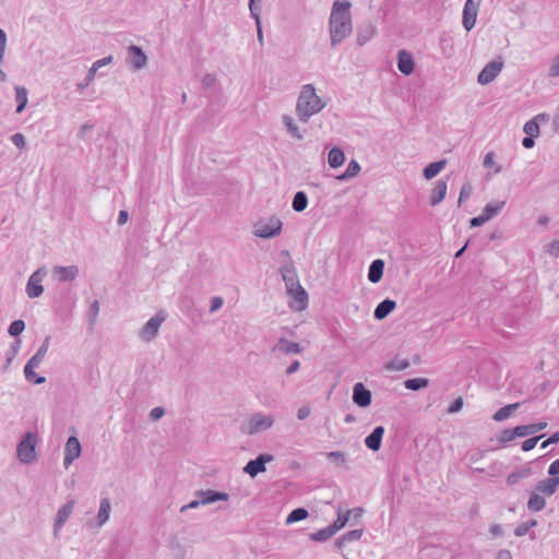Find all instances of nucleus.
I'll list each match as a JSON object with an SVG mask.
<instances>
[{
  "label": "nucleus",
  "mask_w": 559,
  "mask_h": 559,
  "mask_svg": "<svg viewBox=\"0 0 559 559\" xmlns=\"http://www.w3.org/2000/svg\"><path fill=\"white\" fill-rule=\"evenodd\" d=\"M548 75L550 78H557L559 76V55L555 57L552 60V63L549 68Z\"/></svg>",
  "instance_id": "56"
},
{
  "label": "nucleus",
  "mask_w": 559,
  "mask_h": 559,
  "mask_svg": "<svg viewBox=\"0 0 559 559\" xmlns=\"http://www.w3.org/2000/svg\"><path fill=\"white\" fill-rule=\"evenodd\" d=\"M523 131L525 132L526 135L536 138L539 135V126L536 123L535 120L531 119L527 122H525Z\"/></svg>",
  "instance_id": "47"
},
{
  "label": "nucleus",
  "mask_w": 559,
  "mask_h": 559,
  "mask_svg": "<svg viewBox=\"0 0 559 559\" xmlns=\"http://www.w3.org/2000/svg\"><path fill=\"white\" fill-rule=\"evenodd\" d=\"M325 456L333 461L337 466L345 464L346 454L342 451H331L325 453Z\"/></svg>",
  "instance_id": "49"
},
{
  "label": "nucleus",
  "mask_w": 559,
  "mask_h": 559,
  "mask_svg": "<svg viewBox=\"0 0 559 559\" xmlns=\"http://www.w3.org/2000/svg\"><path fill=\"white\" fill-rule=\"evenodd\" d=\"M47 275L45 266L38 267L29 277L26 284V294L29 298H38L44 293L41 282Z\"/></svg>",
  "instance_id": "7"
},
{
  "label": "nucleus",
  "mask_w": 559,
  "mask_h": 559,
  "mask_svg": "<svg viewBox=\"0 0 559 559\" xmlns=\"http://www.w3.org/2000/svg\"><path fill=\"white\" fill-rule=\"evenodd\" d=\"M16 112L20 114L27 105V90L23 86H15Z\"/></svg>",
  "instance_id": "39"
},
{
  "label": "nucleus",
  "mask_w": 559,
  "mask_h": 559,
  "mask_svg": "<svg viewBox=\"0 0 559 559\" xmlns=\"http://www.w3.org/2000/svg\"><path fill=\"white\" fill-rule=\"evenodd\" d=\"M376 33V27L372 24H366L357 28V44L364 46L369 41Z\"/></svg>",
  "instance_id": "27"
},
{
  "label": "nucleus",
  "mask_w": 559,
  "mask_h": 559,
  "mask_svg": "<svg viewBox=\"0 0 559 559\" xmlns=\"http://www.w3.org/2000/svg\"><path fill=\"white\" fill-rule=\"evenodd\" d=\"M308 206V197L306 194V192L304 191H298L295 193L294 195V199H293V202H292V207L295 212H302L307 209Z\"/></svg>",
  "instance_id": "36"
},
{
  "label": "nucleus",
  "mask_w": 559,
  "mask_h": 559,
  "mask_svg": "<svg viewBox=\"0 0 559 559\" xmlns=\"http://www.w3.org/2000/svg\"><path fill=\"white\" fill-rule=\"evenodd\" d=\"M283 123L285 124L287 132L292 138H295L297 140L304 139V132L299 130L298 126L295 123L294 119L290 116H283Z\"/></svg>",
  "instance_id": "33"
},
{
  "label": "nucleus",
  "mask_w": 559,
  "mask_h": 559,
  "mask_svg": "<svg viewBox=\"0 0 559 559\" xmlns=\"http://www.w3.org/2000/svg\"><path fill=\"white\" fill-rule=\"evenodd\" d=\"M249 10L254 22L259 23V17L261 15V0H249Z\"/></svg>",
  "instance_id": "50"
},
{
  "label": "nucleus",
  "mask_w": 559,
  "mask_h": 559,
  "mask_svg": "<svg viewBox=\"0 0 559 559\" xmlns=\"http://www.w3.org/2000/svg\"><path fill=\"white\" fill-rule=\"evenodd\" d=\"M195 496L200 498V502H202L203 506L211 504L216 501H227L229 499V495L227 492L212 489L198 490Z\"/></svg>",
  "instance_id": "14"
},
{
  "label": "nucleus",
  "mask_w": 559,
  "mask_h": 559,
  "mask_svg": "<svg viewBox=\"0 0 559 559\" xmlns=\"http://www.w3.org/2000/svg\"><path fill=\"white\" fill-rule=\"evenodd\" d=\"M39 365L36 362H33L32 360H28L24 367V376L25 379L34 384H41L46 381L45 377L38 376L34 369L38 367Z\"/></svg>",
  "instance_id": "25"
},
{
  "label": "nucleus",
  "mask_w": 559,
  "mask_h": 559,
  "mask_svg": "<svg viewBox=\"0 0 559 559\" xmlns=\"http://www.w3.org/2000/svg\"><path fill=\"white\" fill-rule=\"evenodd\" d=\"M287 293L298 302V310H304L308 305V294L305 288L299 284Z\"/></svg>",
  "instance_id": "26"
},
{
  "label": "nucleus",
  "mask_w": 559,
  "mask_h": 559,
  "mask_svg": "<svg viewBox=\"0 0 559 559\" xmlns=\"http://www.w3.org/2000/svg\"><path fill=\"white\" fill-rule=\"evenodd\" d=\"M37 438L33 432H26L16 447V455L20 462L31 464L36 461Z\"/></svg>",
  "instance_id": "3"
},
{
  "label": "nucleus",
  "mask_w": 559,
  "mask_h": 559,
  "mask_svg": "<svg viewBox=\"0 0 559 559\" xmlns=\"http://www.w3.org/2000/svg\"><path fill=\"white\" fill-rule=\"evenodd\" d=\"M384 271V261L381 259L373 260L368 270V280L372 284L381 281Z\"/></svg>",
  "instance_id": "22"
},
{
  "label": "nucleus",
  "mask_w": 559,
  "mask_h": 559,
  "mask_svg": "<svg viewBox=\"0 0 559 559\" xmlns=\"http://www.w3.org/2000/svg\"><path fill=\"white\" fill-rule=\"evenodd\" d=\"M396 307V302L392 299H384L378 304L374 309L373 316L377 320H383L386 318Z\"/></svg>",
  "instance_id": "23"
},
{
  "label": "nucleus",
  "mask_w": 559,
  "mask_h": 559,
  "mask_svg": "<svg viewBox=\"0 0 559 559\" xmlns=\"http://www.w3.org/2000/svg\"><path fill=\"white\" fill-rule=\"evenodd\" d=\"M110 510H111V504H110L109 499L103 498L100 500L99 510H98V514H97V523L99 526H102L103 524H105L108 521Z\"/></svg>",
  "instance_id": "32"
},
{
  "label": "nucleus",
  "mask_w": 559,
  "mask_h": 559,
  "mask_svg": "<svg viewBox=\"0 0 559 559\" xmlns=\"http://www.w3.org/2000/svg\"><path fill=\"white\" fill-rule=\"evenodd\" d=\"M409 367V362L407 359H393L391 361H388L385 365H384V368L389 371H392V370H404L406 368Z\"/></svg>",
  "instance_id": "45"
},
{
  "label": "nucleus",
  "mask_w": 559,
  "mask_h": 559,
  "mask_svg": "<svg viewBox=\"0 0 559 559\" xmlns=\"http://www.w3.org/2000/svg\"><path fill=\"white\" fill-rule=\"evenodd\" d=\"M345 160L344 153L338 147H333L328 155V163L331 168H337L343 165Z\"/></svg>",
  "instance_id": "34"
},
{
  "label": "nucleus",
  "mask_w": 559,
  "mask_h": 559,
  "mask_svg": "<svg viewBox=\"0 0 559 559\" xmlns=\"http://www.w3.org/2000/svg\"><path fill=\"white\" fill-rule=\"evenodd\" d=\"M11 141L19 148H23L25 146V136L22 133L13 134L11 136Z\"/></svg>",
  "instance_id": "58"
},
{
  "label": "nucleus",
  "mask_w": 559,
  "mask_h": 559,
  "mask_svg": "<svg viewBox=\"0 0 559 559\" xmlns=\"http://www.w3.org/2000/svg\"><path fill=\"white\" fill-rule=\"evenodd\" d=\"M519 431L518 426L512 429H503L499 436L498 441L502 444L513 441L515 438H521L520 433H516Z\"/></svg>",
  "instance_id": "44"
},
{
  "label": "nucleus",
  "mask_w": 559,
  "mask_h": 559,
  "mask_svg": "<svg viewBox=\"0 0 559 559\" xmlns=\"http://www.w3.org/2000/svg\"><path fill=\"white\" fill-rule=\"evenodd\" d=\"M353 402L361 408L370 406L372 402V393L364 383L357 382L353 386Z\"/></svg>",
  "instance_id": "10"
},
{
  "label": "nucleus",
  "mask_w": 559,
  "mask_h": 559,
  "mask_svg": "<svg viewBox=\"0 0 559 559\" xmlns=\"http://www.w3.org/2000/svg\"><path fill=\"white\" fill-rule=\"evenodd\" d=\"M478 9V2L466 0L463 9L462 23L467 32H469L475 26Z\"/></svg>",
  "instance_id": "11"
},
{
  "label": "nucleus",
  "mask_w": 559,
  "mask_h": 559,
  "mask_svg": "<svg viewBox=\"0 0 559 559\" xmlns=\"http://www.w3.org/2000/svg\"><path fill=\"white\" fill-rule=\"evenodd\" d=\"M448 185L444 180H438L431 190L430 204L432 206L438 205L447 195Z\"/></svg>",
  "instance_id": "21"
},
{
  "label": "nucleus",
  "mask_w": 559,
  "mask_h": 559,
  "mask_svg": "<svg viewBox=\"0 0 559 559\" xmlns=\"http://www.w3.org/2000/svg\"><path fill=\"white\" fill-rule=\"evenodd\" d=\"M504 205H506V201H496L495 203H488L484 207L481 214L488 221H490L492 217H495L496 215H498L500 213V211L503 209Z\"/></svg>",
  "instance_id": "37"
},
{
  "label": "nucleus",
  "mask_w": 559,
  "mask_h": 559,
  "mask_svg": "<svg viewBox=\"0 0 559 559\" xmlns=\"http://www.w3.org/2000/svg\"><path fill=\"white\" fill-rule=\"evenodd\" d=\"M548 474L551 477H557V475L559 474V459L550 464L548 468Z\"/></svg>",
  "instance_id": "64"
},
{
  "label": "nucleus",
  "mask_w": 559,
  "mask_h": 559,
  "mask_svg": "<svg viewBox=\"0 0 559 559\" xmlns=\"http://www.w3.org/2000/svg\"><path fill=\"white\" fill-rule=\"evenodd\" d=\"M519 406L520 403H512L499 408L492 416L493 420L502 421L508 419L512 413L519 408Z\"/></svg>",
  "instance_id": "35"
},
{
  "label": "nucleus",
  "mask_w": 559,
  "mask_h": 559,
  "mask_svg": "<svg viewBox=\"0 0 559 559\" xmlns=\"http://www.w3.org/2000/svg\"><path fill=\"white\" fill-rule=\"evenodd\" d=\"M503 68V60L501 57L488 62L477 76V82L481 85L491 83L501 72Z\"/></svg>",
  "instance_id": "8"
},
{
  "label": "nucleus",
  "mask_w": 559,
  "mask_h": 559,
  "mask_svg": "<svg viewBox=\"0 0 559 559\" xmlns=\"http://www.w3.org/2000/svg\"><path fill=\"white\" fill-rule=\"evenodd\" d=\"M50 335H47L41 345L39 346V348L37 349V352L29 358V360H32L33 362H36L38 365H40V362L44 360L46 354H47V350L49 348V345H50Z\"/></svg>",
  "instance_id": "38"
},
{
  "label": "nucleus",
  "mask_w": 559,
  "mask_h": 559,
  "mask_svg": "<svg viewBox=\"0 0 559 559\" xmlns=\"http://www.w3.org/2000/svg\"><path fill=\"white\" fill-rule=\"evenodd\" d=\"M282 226L281 219L272 216L266 222L260 221L254 226L253 235L263 239L273 238L281 234Z\"/></svg>",
  "instance_id": "5"
},
{
  "label": "nucleus",
  "mask_w": 559,
  "mask_h": 559,
  "mask_svg": "<svg viewBox=\"0 0 559 559\" xmlns=\"http://www.w3.org/2000/svg\"><path fill=\"white\" fill-rule=\"evenodd\" d=\"M384 427L377 426L371 433H369L365 439L366 447L371 451H378L381 448L382 438L384 435Z\"/></svg>",
  "instance_id": "19"
},
{
  "label": "nucleus",
  "mask_w": 559,
  "mask_h": 559,
  "mask_svg": "<svg viewBox=\"0 0 559 559\" xmlns=\"http://www.w3.org/2000/svg\"><path fill=\"white\" fill-rule=\"evenodd\" d=\"M360 169L361 167L359 163L355 159H352L348 163L346 170L342 175L337 176L336 179L338 181H346L348 179H352L359 174Z\"/></svg>",
  "instance_id": "31"
},
{
  "label": "nucleus",
  "mask_w": 559,
  "mask_h": 559,
  "mask_svg": "<svg viewBox=\"0 0 559 559\" xmlns=\"http://www.w3.org/2000/svg\"><path fill=\"white\" fill-rule=\"evenodd\" d=\"M95 74H96L95 69L90 68L84 81L78 84V90H83V88L87 87L91 84V82L94 80Z\"/></svg>",
  "instance_id": "54"
},
{
  "label": "nucleus",
  "mask_w": 559,
  "mask_h": 559,
  "mask_svg": "<svg viewBox=\"0 0 559 559\" xmlns=\"http://www.w3.org/2000/svg\"><path fill=\"white\" fill-rule=\"evenodd\" d=\"M112 62V56H107L105 58H102V59H98L96 60L93 64H92V69H95V72H97L100 68H103L104 66H107V64H110Z\"/></svg>",
  "instance_id": "55"
},
{
  "label": "nucleus",
  "mask_w": 559,
  "mask_h": 559,
  "mask_svg": "<svg viewBox=\"0 0 559 559\" xmlns=\"http://www.w3.org/2000/svg\"><path fill=\"white\" fill-rule=\"evenodd\" d=\"M74 509V500H69L66 504H63L57 512L55 523H53V535L58 537L59 531L68 521L69 516L73 512Z\"/></svg>",
  "instance_id": "13"
},
{
  "label": "nucleus",
  "mask_w": 559,
  "mask_h": 559,
  "mask_svg": "<svg viewBox=\"0 0 559 559\" xmlns=\"http://www.w3.org/2000/svg\"><path fill=\"white\" fill-rule=\"evenodd\" d=\"M308 515H309V512L307 509L296 508L286 518V524H292V523L302 521V520L307 519Z\"/></svg>",
  "instance_id": "41"
},
{
  "label": "nucleus",
  "mask_w": 559,
  "mask_h": 559,
  "mask_svg": "<svg viewBox=\"0 0 559 559\" xmlns=\"http://www.w3.org/2000/svg\"><path fill=\"white\" fill-rule=\"evenodd\" d=\"M546 421H540L536 424H527V425H520L518 426L519 431L516 433H520V437H526L528 435H534L540 430H544L547 427Z\"/></svg>",
  "instance_id": "29"
},
{
  "label": "nucleus",
  "mask_w": 559,
  "mask_h": 559,
  "mask_svg": "<svg viewBox=\"0 0 559 559\" xmlns=\"http://www.w3.org/2000/svg\"><path fill=\"white\" fill-rule=\"evenodd\" d=\"M216 76L213 73H206L201 81L202 87L204 90L211 88L216 84Z\"/></svg>",
  "instance_id": "53"
},
{
  "label": "nucleus",
  "mask_w": 559,
  "mask_h": 559,
  "mask_svg": "<svg viewBox=\"0 0 559 559\" xmlns=\"http://www.w3.org/2000/svg\"><path fill=\"white\" fill-rule=\"evenodd\" d=\"M301 346L296 343L288 341L285 337H281L277 343L273 346L272 352H281L283 354H299L301 353Z\"/></svg>",
  "instance_id": "20"
},
{
  "label": "nucleus",
  "mask_w": 559,
  "mask_h": 559,
  "mask_svg": "<svg viewBox=\"0 0 559 559\" xmlns=\"http://www.w3.org/2000/svg\"><path fill=\"white\" fill-rule=\"evenodd\" d=\"M346 538V540L348 543L353 542V540H357L361 537L362 535V530H353V531H349L345 534H343Z\"/></svg>",
  "instance_id": "59"
},
{
  "label": "nucleus",
  "mask_w": 559,
  "mask_h": 559,
  "mask_svg": "<svg viewBox=\"0 0 559 559\" xmlns=\"http://www.w3.org/2000/svg\"><path fill=\"white\" fill-rule=\"evenodd\" d=\"M350 8L348 0H335L332 4L329 31L333 47L341 44L353 31Z\"/></svg>",
  "instance_id": "1"
},
{
  "label": "nucleus",
  "mask_w": 559,
  "mask_h": 559,
  "mask_svg": "<svg viewBox=\"0 0 559 559\" xmlns=\"http://www.w3.org/2000/svg\"><path fill=\"white\" fill-rule=\"evenodd\" d=\"M280 272L282 274L287 290H292L294 289L295 286L300 284L296 269L292 261L281 266Z\"/></svg>",
  "instance_id": "15"
},
{
  "label": "nucleus",
  "mask_w": 559,
  "mask_h": 559,
  "mask_svg": "<svg viewBox=\"0 0 559 559\" xmlns=\"http://www.w3.org/2000/svg\"><path fill=\"white\" fill-rule=\"evenodd\" d=\"M546 507V500L543 496L538 495L536 491H532L530 499L527 501V509L531 512H539Z\"/></svg>",
  "instance_id": "30"
},
{
  "label": "nucleus",
  "mask_w": 559,
  "mask_h": 559,
  "mask_svg": "<svg viewBox=\"0 0 559 559\" xmlns=\"http://www.w3.org/2000/svg\"><path fill=\"white\" fill-rule=\"evenodd\" d=\"M349 513L350 511H347L345 515H342L338 512L337 519L331 525H329V527L333 530L334 534H336L341 528H343L346 525Z\"/></svg>",
  "instance_id": "46"
},
{
  "label": "nucleus",
  "mask_w": 559,
  "mask_h": 559,
  "mask_svg": "<svg viewBox=\"0 0 559 559\" xmlns=\"http://www.w3.org/2000/svg\"><path fill=\"white\" fill-rule=\"evenodd\" d=\"M166 318L167 313L164 310L156 312L140 330V338L144 342L153 341L157 336L159 328Z\"/></svg>",
  "instance_id": "4"
},
{
  "label": "nucleus",
  "mask_w": 559,
  "mask_h": 559,
  "mask_svg": "<svg viewBox=\"0 0 559 559\" xmlns=\"http://www.w3.org/2000/svg\"><path fill=\"white\" fill-rule=\"evenodd\" d=\"M81 443L75 436L70 437L67 440L66 449H64V459L63 464L68 467L75 459L81 455Z\"/></svg>",
  "instance_id": "12"
},
{
  "label": "nucleus",
  "mask_w": 559,
  "mask_h": 559,
  "mask_svg": "<svg viewBox=\"0 0 559 559\" xmlns=\"http://www.w3.org/2000/svg\"><path fill=\"white\" fill-rule=\"evenodd\" d=\"M547 252L550 255L558 258L559 257V240H552L551 242H549L547 245Z\"/></svg>",
  "instance_id": "57"
},
{
  "label": "nucleus",
  "mask_w": 559,
  "mask_h": 559,
  "mask_svg": "<svg viewBox=\"0 0 559 559\" xmlns=\"http://www.w3.org/2000/svg\"><path fill=\"white\" fill-rule=\"evenodd\" d=\"M274 421L272 415L254 414L248 419L246 432L255 435L265 431L273 426Z\"/></svg>",
  "instance_id": "6"
},
{
  "label": "nucleus",
  "mask_w": 559,
  "mask_h": 559,
  "mask_svg": "<svg viewBox=\"0 0 559 559\" xmlns=\"http://www.w3.org/2000/svg\"><path fill=\"white\" fill-rule=\"evenodd\" d=\"M129 63L135 69L141 70L146 66L147 57L143 52L142 48L135 45L129 47Z\"/></svg>",
  "instance_id": "16"
},
{
  "label": "nucleus",
  "mask_w": 559,
  "mask_h": 559,
  "mask_svg": "<svg viewBox=\"0 0 559 559\" xmlns=\"http://www.w3.org/2000/svg\"><path fill=\"white\" fill-rule=\"evenodd\" d=\"M415 62L411 52L402 49L397 52V69L404 75H411L414 71Z\"/></svg>",
  "instance_id": "17"
},
{
  "label": "nucleus",
  "mask_w": 559,
  "mask_h": 559,
  "mask_svg": "<svg viewBox=\"0 0 559 559\" xmlns=\"http://www.w3.org/2000/svg\"><path fill=\"white\" fill-rule=\"evenodd\" d=\"M98 312H99V302L97 300H94L91 304L90 310H88L92 322H94L96 320Z\"/></svg>",
  "instance_id": "60"
},
{
  "label": "nucleus",
  "mask_w": 559,
  "mask_h": 559,
  "mask_svg": "<svg viewBox=\"0 0 559 559\" xmlns=\"http://www.w3.org/2000/svg\"><path fill=\"white\" fill-rule=\"evenodd\" d=\"M558 486H559V477H550V478L538 481L536 485V490L550 497L557 491Z\"/></svg>",
  "instance_id": "24"
},
{
  "label": "nucleus",
  "mask_w": 559,
  "mask_h": 559,
  "mask_svg": "<svg viewBox=\"0 0 559 559\" xmlns=\"http://www.w3.org/2000/svg\"><path fill=\"white\" fill-rule=\"evenodd\" d=\"M429 380L426 378H411L404 381V386L412 391H418L420 389L427 388Z\"/></svg>",
  "instance_id": "40"
},
{
  "label": "nucleus",
  "mask_w": 559,
  "mask_h": 559,
  "mask_svg": "<svg viewBox=\"0 0 559 559\" xmlns=\"http://www.w3.org/2000/svg\"><path fill=\"white\" fill-rule=\"evenodd\" d=\"M486 222H488V219L483 214H480L478 216L471 218L469 226L473 228L479 227V226L484 225Z\"/></svg>",
  "instance_id": "63"
},
{
  "label": "nucleus",
  "mask_w": 559,
  "mask_h": 559,
  "mask_svg": "<svg viewBox=\"0 0 559 559\" xmlns=\"http://www.w3.org/2000/svg\"><path fill=\"white\" fill-rule=\"evenodd\" d=\"M274 460V456L269 453L259 454L254 460H250L243 467V472L250 477L254 478L258 474L266 471V463Z\"/></svg>",
  "instance_id": "9"
},
{
  "label": "nucleus",
  "mask_w": 559,
  "mask_h": 559,
  "mask_svg": "<svg viewBox=\"0 0 559 559\" xmlns=\"http://www.w3.org/2000/svg\"><path fill=\"white\" fill-rule=\"evenodd\" d=\"M53 275L60 282H72L79 275V269L76 265L61 266L57 265L53 267Z\"/></svg>",
  "instance_id": "18"
},
{
  "label": "nucleus",
  "mask_w": 559,
  "mask_h": 559,
  "mask_svg": "<svg viewBox=\"0 0 559 559\" xmlns=\"http://www.w3.org/2000/svg\"><path fill=\"white\" fill-rule=\"evenodd\" d=\"M544 437V435H540V436H536V437H532L530 439H526L525 441L522 442V450L525 451V452H528L531 450H533L537 442Z\"/></svg>",
  "instance_id": "52"
},
{
  "label": "nucleus",
  "mask_w": 559,
  "mask_h": 559,
  "mask_svg": "<svg viewBox=\"0 0 559 559\" xmlns=\"http://www.w3.org/2000/svg\"><path fill=\"white\" fill-rule=\"evenodd\" d=\"M326 103L317 95L312 84H306L301 87L296 103V114L301 122H308L309 119L320 112Z\"/></svg>",
  "instance_id": "2"
},
{
  "label": "nucleus",
  "mask_w": 559,
  "mask_h": 559,
  "mask_svg": "<svg viewBox=\"0 0 559 559\" xmlns=\"http://www.w3.org/2000/svg\"><path fill=\"white\" fill-rule=\"evenodd\" d=\"M530 474H531V468L530 467L522 468V469H520L518 472H513V473L508 475L507 484L509 486H513V485L518 484L521 479L526 478Z\"/></svg>",
  "instance_id": "42"
},
{
  "label": "nucleus",
  "mask_w": 559,
  "mask_h": 559,
  "mask_svg": "<svg viewBox=\"0 0 559 559\" xmlns=\"http://www.w3.org/2000/svg\"><path fill=\"white\" fill-rule=\"evenodd\" d=\"M463 399L462 397H459L456 399L449 407L448 412L450 414H455L457 412H460L463 407Z\"/></svg>",
  "instance_id": "62"
},
{
  "label": "nucleus",
  "mask_w": 559,
  "mask_h": 559,
  "mask_svg": "<svg viewBox=\"0 0 559 559\" xmlns=\"http://www.w3.org/2000/svg\"><path fill=\"white\" fill-rule=\"evenodd\" d=\"M472 192V185L469 182H465L461 188L457 205L461 206V204L471 197Z\"/></svg>",
  "instance_id": "51"
},
{
  "label": "nucleus",
  "mask_w": 559,
  "mask_h": 559,
  "mask_svg": "<svg viewBox=\"0 0 559 559\" xmlns=\"http://www.w3.org/2000/svg\"><path fill=\"white\" fill-rule=\"evenodd\" d=\"M333 535H335L333 533V530H331L329 526H326L324 528H321V530L310 534V539L313 542L322 543V542L330 539Z\"/></svg>",
  "instance_id": "43"
},
{
  "label": "nucleus",
  "mask_w": 559,
  "mask_h": 559,
  "mask_svg": "<svg viewBox=\"0 0 559 559\" xmlns=\"http://www.w3.org/2000/svg\"><path fill=\"white\" fill-rule=\"evenodd\" d=\"M445 165L447 159L430 163L424 168L423 175L427 180H430L435 178L445 167Z\"/></svg>",
  "instance_id": "28"
},
{
  "label": "nucleus",
  "mask_w": 559,
  "mask_h": 559,
  "mask_svg": "<svg viewBox=\"0 0 559 559\" xmlns=\"http://www.w3.org/2000/svg\"><path fill=\"white\" fill-rule=\"evenodd\" d=\"M25 329V322L21 319L13 321L9 326V334L11 336H19Z\"/></svg>",
  "instance_id": "48"
},
{
  "label": "nucleus",
  "mask_w": 559,
  "mask_h": 559,
  "mask_svg": "<svg viewBox=\"0 0 559 559\" xmlns=\"http://www.w3.org/2000/svg\"><path fill=\"white\" fill-rule=\"evenodd\" d=\"M559 443V432L552 433L548 439L542 442L540 448L546 449L550 444Z\"/></svg>",
  "instance_id": "61"
}]
</instances>
